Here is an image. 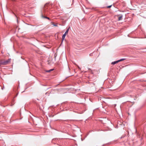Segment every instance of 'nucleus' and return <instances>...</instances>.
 <instances>
[{
    "instance_id": "423d86ee",
    "label": "nucleus",
    "mask_w": 146,
    "mask_h": 146,
    "mask_svg": "<svg viewBox=\"0 0 146 146\" xmlns=\"http://www.w3.org/2000/svg\"><path fill=\"white\" fill-rule=\"evenodd\" d=\"M42 17L43 18H46V19H48V20H50V19L49 17H47L46 16H44L43 15H42Z\"/></svg>"
},
{
    "instance_id": "39448f33",
    "label": "nucleus",
    "mask_w": 146,
    "mask_h": 146,
    "mask_svg": "<svg viewBox=\"0 0 146 146\" xmlns=\"http://www.w3.org/2000/svg\"><path fill=\"white\" fill-rule=\"evenodd\" d=\"M118 60L117 61H114V62H112L111 63V64H115L117 63H118Z\"/></svg>"
},
{
    "instance_id": "9d476101",
    "label": "nucleus",
    "mask_w": 146,
    "mask_h": 146,
    "mask_svg": "<svg viewBox=\"0 0 146 146\" xmlns=\"http://www.w3.org/2000/svg\"><path fill=\"white\" fill-rule=\"evenodd\" d=\"M54 25V26H57V25Z\"/></svg>"
},
{
    "instance_id": "1a4fd4ad",
    "label": "nucleus",
    "mask_w": 146,
    "mask_h": 146,
    "mask_svg": "<svg viewBox=\"0 0 146 146\" xmlns=\"http://www.w3.org/2000/svg\"><path fill=\"white\" fill-rule=\"evenodd\" d=\"M111 6H112V5H111L108 6L107 7V8H110L111 7Z\"/></svg>"
},
{
    "instance_id": "0eeeda50",
    "label": "nucleus",
    "mask_w": 146,
    "mask_h": 146,
    "mask_svg": "<svg viewBox=\"0 0 146 146\" xmlns=\"http://www.w3.org/2000/svg\"><path fill=\"white\" fill-rule=\"evenodd\" d=\"M125 58H122V59H121L119 60H118V62H120V61H123V60H125Z\"/></svg>"
},
{
    "instance_id": "f8f14e48",
    "label": "nucleus",
    "mask_w": 146,
    "mask_h": 146,
    "mask_svg": "<svg viewBox=\"0 0 146 146\" xmlns=\"http://www.w3.org/2000/svg\"><path fill=\"white\" fill-rule=\"evenodd\" d=\"M90 56H91V55H92V54H90Z\"/></svg>"
},
{
    "instance_id": "9b49d317",
    "label": "nucleus",
    "mask_w": 146,
    "mask_h": 146,
    "mask_svg": "<svg viewBox=\"0 0 146 146\" xmlns=\"http://www.w3.org/2000/svg\"><path fill=\"white\" fill-rule=\"evenodd\" d=\"M90 56H91V55H92V54H90Z\"/></svg>"
},
{
    "instance_id": "7ed1b4c3",
    "label": "nucleus",
    "mask_w": 146,
    "mask_h": 146,
    "mask_svg": "<svg viewBox=\"0 0 146 146\" xmlns=\"http://www.w3.org/2000/svg\"><path fill=\"white\" fill-rule=\"evenodd\" d=\"M48 3H46V4H45V5H44V9H43V10L44 11H45V10L46 9H47V8H48Z\"/></svg>"
},
{
    "instance_id": "f03ea898",
    "label": "nucleus",
    "mask_w": 146,
    "mask_h": 146,
    "mask_svg": "<svg viewBox=\"0 0 146 146\" xmlns=\"http://www.w3.org/2000/svg\"><path fill=\"white\" fill-rule=\"evenodd\" d=\"M69 30V28L67 29L66 31V32H65V33L62 35V41L64 40V39L66 35V34H67L68 33V31Z\"/></svg>"
},
{
    "instance_id": "f257e3e1",
    "label": "nucleus",
    "mask_w": 146,
    "mask_h": 146,
    "mask_svg": "<svg viewBox=\"0 0 146 146\" xmlns=\"http://www.w3.org/2000/svg\"><path fill=\"white\" fill-rule=\"evenodd\" d=\"M11 61V59H9L7 60H0V66H2L9 64Z\"/></svg>"
},
{
    "instance_id": "6e6552de",
    "label": "nucleus",
    "mask_w": 146,
    "mask_h": 146,
    "mask_svg": "<svg viewBox=\"0 0 146 146\" xmlns=\"http://www.w3.org/2000/svg\"><path fill=\"white\" fill-rule=\"evenodd\" d=\"M53 70V69H50L49 70H46V72H49Z\"/></svg>"
},
{
    "instance_id": "20e7f679",
    "label": "nucleus",
    "mask_w": 146,
    "mask_h": 146,
    "mask_svg": "<svg viewBox=\"0 0 146 146\" xmlns=\"http://www.w3.org/2000/svg\"><path fill=\"white\" fill-rule=\"evenodd\" d=\"M123 16L122 15H120L119 17H118V20L120 21L121 20Z\"/></svg>"
}]
</instances>
